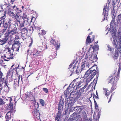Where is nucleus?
Wrapping results in <instances>:
<instances>
[{"label": "nucleus", "mask_w": 121, "mask_h": 121, "mask_svg": "<svg viewBox=\"0 0 121 121\" xmlns=\"http://www.w3.org/2000/svg\"><path fill=\"white\" fill-rule=\"evenodd\" d=\"M95 66L93 65L86 71L84 75L85 77L88 78L86 79V81L89 82H90L91 79L93 78L96 73H98L99 71L98 70L96 71L95 69H93V67H95Z\"/></svg>", "instance_id": "1"}, {"label": "nucleus", "mask_w": 121, "mask_h": 121, "mask_svg": "<svg viewBox=\"0 0 121 121\" xmlns=\"http://www.w3.org/2000/svg\"><path fill=\"white\" fill-rule=\"evenodd\" d=\"M116 30H114V31L111 32V34L112 35L113 38L112 43L114 47L116 48V49L118 50L120 49L121 48V41L120 40L118 42L116 38Z\"/></svg>", "instance_id": "2"}, {"label": "nucleus", "mask_w": 121, "mask_h": 121, "mask_svg": "<svg viewBox=\"0 0 121 121\" xmlns=\"http://www.w3.org/2000/svg\"><path fill=\"white\" fill-rule=\"evenodd\" d=\"M81 68L80 69L78 67H77L76 70V73H80L82 71L86 69V68H89L90 65L89 63L88 60H84L82 63Z\"/></svg>", "instance_id": "3"}, {"label": "nucleus", "mask_w": 121, "mask_h": 121, "mask_svg": "<svg viewBox=\"0 0 121 121\" xmlns=\"http://www.w3.org/2000/svg\"><path fill=\"white\" fill-rule=\"evenodd\" d=\"M64 104L63 101L60 100L59 103L58 109V111L57 116L56 117V121H59V119L61 117V112L63 108V105Z\"/></svg>", "instance_id": "4"}, {"label": "nucleus", "mask_w": 121, "mask_h": 121, "mask_svg": "<svg viewBox=\"0 0 121 121\" xmlns=\"http://www.w3.org/2000/svg\"><path fill=\"white\" fill-rule=\"evenodd\" d=\"M75 91H72L70 93V96L72 97V99L74 101L77 100L80 96L81 94L79 92H76Z\"/></svg>", "instance_id": "5"}, {"label": "nucleus", "mask_w": 121, "mask_h": 121, "mask_svg": "<svg viewBox=\"0 0 121 121\" xmlns=\"http://www.w3.org/2000/svg\"><path fill=\"white\" fill-rule=\"evenodd\" d=\"M78 79V78H76L75 79H74L71 83L69 85V86L66 89V90H65L64 92V94L66 95L67 96V95L69 93V90L70 88V86L71 85H72V86H73L74 85L75 83L76 82V80H77Z\"/></svg>", "instance_id": "6"}, {"label": "nucleus", "mask_w": 121, "mask_h": 121, "mask_svg": "<svg viewBox=\"0 0 121 121\" xmlns=\"http://www.w3.org/2000/svg\"><path fill=\"white\" fill-rule=\"evenodd\" d=\"M109 79V82L112 84H117V81H118V79H116L114 76L113 77L111 76H110Z\"/></svg>", "instance_id": "7"}, {"label": "nucleus", "mask_w": 121, "mask_h": 121, "mask_svg": "<svg viewBox=\"0 0 121 121\" xmlns=\"http://www.w3.org/2000/svg\"><path fill=\"white\" fill-rule=\"evenodd\" d=\"M7 13L12 18H15L17 20L19 18V17L17 14L15 15L13 12L10 11L9 9V11Z\"/></svg>", "instance_id": "8"}, {"label": "nucleus", "mask_w": 121, "mask_h": 121, "mask_svg": "<svg viewBox=\"0 0 121 121\" xmlns=\"http://www.w3.org/2000/svg\"><path fill=\"white\" fill-rule=\"evenodd\" d=\"M71 99L70 98H68L66 102L67 105L70 108L72 107L74 105V102L73 100Z\"/></svg>", "instance_id": "9"}, {"label": "nucleus", "mask_w": 121, "mask_h": 121, "mask_svg": "<svg viewBox=\"0 0 121 121\" xmlns=\"http://www.w3.org/2000/svg\"><path fill=\"white\" fill-rule=\"evenodd\" d=\"M85 82L82 79H81L80 80L76 83L75 84L76 87H81L84 84Z\"/></svg>", "instance_id": "10"}, {"label": "nucleus", "mask_w": 121, "mask_h": 121, "mask_svg": "<svg viewBox=\"0 0 121 121\" xmlns=\"http://www.w3.org/2000/svg\"><path fill=\"white\" fill-rule=\"evenodd\" d=\"M13 54L11 52H8L6 53L4 55V57L6 58L7 59H10L13 58Z\"/></svg>", "instance_id": "11"}, {"label": "nucleus", "mask_w": 121, "mask_h": 121, "mask_svg": "<svg viewBox=\"0 0 121 121\" xmlns=\"http://www.w3.org/2000/svg\"><path fill=\"white\" fill-rule=\"evenodd\" d=\"M55 41V39H54L53 40V44H54L55 47H56V49L57 50L59 49L60 47V43L59 42L57 41H56V40Z\"/></svg>", "instance_id": "12"}, {"label": "nucleus", "mask_w": 121, "mask_h": 121, "mask_svg": "<svg viewBox=\"0 0 121 121\" xmlns=\"http://www.w3.org/2000/svg\"><path fill=\"white\" fill-rule=\"evenodd\" d=\"M19 46L18 44H15L12 45V49L13 50V51L14 50L18 51L19 49Z\"/></svg>", "instance_id": "13"}, {"label": "nucleus", "mask_w": 121, "mask_h": 121, "mask_svg": "<svg viewBox=\"0 0 121 121\" xmlns=\"http://www.w3.org/2000/svg\"><path fill=\"white\" fill-rule=\"evenodd\" d=\"M97 59L96 55H92L90 57L91 60L93 62L96 61L97 60Z\"/></svg>", "instance_id": "14"}, {"label": "nucleus", "mask_w": 121, "mask_h": 121, "mask_svg": "<svg viewBox=\"0 0 121 121\" xmlns=\"http://www.w3.org/2000/svg\"><path fill=\"white\" fill-rule=\"evenodd\" d=\"M20 79V76H19L16 79L14 80V82L15 86H19V82Z\"/></svg>", "instance_id": "15"}, {"label": "nucleus", "mask_w": 121, "mask_h": 121, "mask_svg": "<svg viewBox=\"0 0 121 121\" xmlns=\"http://www.w3.org/2000/svg\"><path fill=\"white\" fill-rule=\"evenodd\" d=\"M118 54V51H117L116 50L114 53V55L113 56V59L115 61L118 58L119 56V55Z\"/></svg>", "instance_id": "16"}, {"label": "nucleus", "mask_w": 121, "mask_h": 121, "mask_svg": "<svg viewBox=\"0 0 121 121\" xmlns=\"http://www.w3.org/2000/svg\"><path fill=\"white\" fill-rule=\"evenodd\" d=\"M11 113L10 112H8L6 114L5 116L6 121H8L11 118Z\"/></svg>", "instance_id": "17"}, {"label": "nucleus", "mask_w": 121, "mask_h": 121, "mask_svg": "<svg viewBox=\"0 0 121 121\" xmlns=\"http://www.w3.org/2000/svg\"><path fill=\"white\" fill-rule=\"evenodd\" d=\"M104 8L103 9L104 13H108V11L109 10V6H107V4L104 6Z\"/></svg>", "instance_id": "18"}, {"label": "nucleus", "mask_w": 121, "mask_h": 121, "mask_svg": "<svg viewBox=\"0 0 121 121\" xmlns=\"http://www.w3.org/2000/svg\"><path fill=\"white\" fill-rule=\"evenodd\" d=\"M115 16H114L112 17V20L110 24V27H113V26L114 24H115Z\"/></svg>", "instance_id": "19"}, {"label": "nucleus", "mask_w": 121, "mask_h": 121, "mask_svg": "<svg viewBox=\"0 0 121 121\" xmlns=\"http://www.w3.org/2000/svg\"><path fill=\"white\" fill-rule=\"evenodd\" d=\"M88 83L89 82L87 81H86L85 85L83 87L81 88L80 89V90L79 91L80 92V93L81 92L82 93L84 91V89L88 85Z\"/></svg>", "instance_id": "20"}, {"label": "nucleus", "mask_w": 121, "mask_h": 121, "mask_svg": "<svg viewBox=\"0 0 121 121\" xmlns=\"http://www.w3.org/2000/svg\"><path fill=\"white\" fill-rule=\"evenodd\" d=\"M91 42V40L90 38V36L89 35L86 38V44H87L89 43H90Z\"/></svg>", "instance_id": "21"}, {"label": "nucleus", "mask_w": 121, "mask_h": 121, "mask_svg": "<svg viewBox=\"0 0 121 121\" xmlns=\"http://www.w3.org/2000/svg\"><path fill=\"white\" fill-rule=\"evenodd\" d=\"M104 92L105 94V95L107 96H108L110 94V91L108 90L107 89L104 88Z\"/></svg>", "instance_id": "22"}, {"label": "nucleus", "mask_w": 121, "mask_h": 121, "mask_svg": "<svg viewBox=\"0 0 121 121\" xmlns=\"http://www.w3.org/2000/svg\"><path fill=\"white\" fill-rule=\"evenodd\" d=\"M35 52L34 53L33 56H38L39 55V54L41 53V52L40 51H38L36 49H35Z\"/></svg>", "instance_id": "23"}, {"label": "nucleus", "mask_w": 121, "mask_h": 121, "mask_svg": "<svg viewBox=\"0 0 121 121\" xmlns=\"http://www.w3.org/2000/svg\"><path fill=\"white\" fill-rule=\"evenodd\" d=\"M33 116L35 117H37L39 115V112H37L36 111H35L34 112H33Z\"/></svg>", "instance_id": "24"}, {"label": "nucleus", "mask_w": 121, "mask_h": 121, "mask_svg": "<svg viewBox=\"0 0 121 121\" xmlns=\"http://www.w3.org/2000/svg\"><path fill=\"white\" fill-rule=\"evenodd\" d=\"M22 18L24 20L27 21L28 20V19L27 18V15L25 14H24L22 17Z\"/></svg>", "instance_id": "25"}, {"label": "nucleus", "mask_w": 121, "mask_h": 121, "mask_svg": "<svg viewBox=\"0 0 121 121\" xmlns=\"http://www.w3.org/2000/svg\"><path fill=\"white\" fill-rule=\"evenodd\" d=\"M4 51L7 53L8 52H11L10 49L8 47L5 48L4 50Z\"/></svg>", "instance_id": "26"}, {"label": "nucleus", "mask_w": 121, "mask_h": 121, "mask_svg": "<svg viewBox=\"0 0 121 121\" xmlns=\"http://www.w3.org/2000/svg\"><path fill=\"white\" fill-rule=\"evenodd\" d=\"M92 48L93 51L98 50L99 49V46L98 45H95L93 47H92Z\"/></svg>", "instance_id": "27"}, {"label": "nucleus", "mask_w": 121, "mask_h": 121, "mask_svg": "<svg viewBox=\"0 0 121 121\" xmlns=\"http://www.w3.org/2000/svg\"><path fill=\"white\" fill-rule=\"evenodd\" d=\"M112 87L111 88V93L112 91H114L116 89V84H112Z\"/></svg>", "instance_id": "28"}, {"label": "nucleus", "mask_w": 121, "mask_h": 121, "mask_svg": "<svg viewBox=\"0 0 121 121\" xmlns=\"http://www.w3.org/2000/svg\"><path fill=\"white\" fill-rule=\"evenodd\" d=\"M7 100H9V101L10 102V104L11 105V107L12 108H11V109H12L13 108V106L12 105H13V104L11 103V101H12V98L11 97H9L7 99H6Z\"/></svg>", "instance_id": "29"}, {"label": "nucleus", "mask_w": 121, "mask_h": 121, "mask_svg": "<svg viewBox=\"0 0 121 121\" xmlns=\"http://www.w3.org/2000/svg\"><path fill=\"white\" fill-rule=\"evenodd\" d=\"M80 107H81V106H77L75 107H73V110L74 111H78V108H79Z\"/></svg>", "instance_id": "30"}, {"label": "nucleus", "mask_w": 121, "mask_h": 121, "mask_svg": "<svg viewBox=\"0 0 121 121\" xmlns=\"http://www.w3.org/2000/svg\"><path fill=\"white\" fill-rule=\"evenodd\" d=\"M16 7V9L17 10L18 12L19 13H20L22 12V11L20 9H19L17 8V7H16L15 5L13 7V9H14V10H16V9H15V8Z\"/></svg>", "instance_id": "31"}, {"label": "nucleus", "mask_w": 121, "mask_h": 121, "mask_svg": "<svg viewBox=\"0 0 121 121\" xmlns=\"http://www.w3.org/2000/svg\"><path fill=\"white\" fill-rule=\"evenodd\" d=\"M8 23H5L3 24V26L4 28V30H6L8 27Z\"/></svg>", "instance_id": "32"}, {"label": "nucleus", "mask_w": 121, "mask_h": 121, "mask_svg": "<svg viewBox=\"0 0 121 121\" xmlns=\"http://www.w3.org/2000/svg\"><path fill=\"white\" fill-rule=\"evenodd\" d=\"M108 14L107 13H104V19L103 20L104 21L105 20H107V16H108Z\"/></svg>", "instance_id": "33"}, {"label": "nucleus", "mask_w": 121, "mask_h": 121, "mask_svg": "<svg viewBox=\"0 0 121 121\" xmlns=\"http://www.w3.org/2000/svg\"><path fill=\"white\" fill-rule=\"evenodd\" d=\"M84 108V106H81V107H80L79 108H78V111L77 112H79V113H81L82 110Z\"/></svg>", "instance_id": "34"}, {"label": "nucleus", "mask_w": 121, "mask_h": 121, "mask_svg": "<svg viewBox=\"0 0 121 121\" xmlns=\"http://www.w3.org/2000/svg\"><path fill=\"white\" fill-rule=\"evenodd\" d=\"M39 102L41 105L43 106L44 105V101L42 99H40L39 100Z\"/></svg>", "instance_id": "35"}, {"label": "nucleus", "mask_w": 121, "mask_h": 121, "mask_svg": "<svg viewBox=\"0 0 121 121\" xmlns=\"http://www.w3.org/2000/svg\"><path fill=\"white\" fill-rule=\"evenodd\" d=\"M115 13V10L114 9H113V10H112L111 12V15L112 16V17H114V15Z\"/></svg>", "instance_id": "36"}, {"label": "nucleus", "mask_w": 121, "mask_h": 121, "mask_svg": "<svg viewBox=\"0 0 121 121\" xmlns=\"http://www.w3.org/2000/svg\"><path fill=\"white\" fill-rule=\"evenodd\" d=\"M76 116L75 115H73V116H71L70 118L71 120L72 121L73 120H74L75 119V118H76Z\"/></svg>", "instance_id": "37"}, {"label": "nucleus", "mask_w": 121, "mask_h": 121, "mask_svg": "<svg viewBox=\"0 0 121 121\" xmlns=\"http://www.w3.org/2000/svg\"><path fill=\"white\" fill-rule=\"evenodd\" d=\"M5 43V41L3 40L0 39V44L1 45H3Z\"/></svg>", "instance_id": "38"}, {"label": "nucleus", "mask_w": 121, "mask_h": 121, "mask_svg": "<svg viewBox=\"0 0 121 121\" xmlns=\"http://www.w3.org/2000/svg\"><path fill=\"white\" fill-rule=\"evenodd\" d=\"M4 102L3 101V100L0 98V105H2L4 104Z\"/></svg>", "instance_id": "39"}, {"label": "nucleus", "mask_w": 121, "mask_h": 121, "mask_svg": "<svg viewBox=\"0 0 121 121\" xmlns=\"http://www.w3.org/2000/svg\"><path fill=\"white\" fill-rule=\"evenodd\" d=\"M74 69H76V67L75 66H74L73 67V68L71 70H70L72 72V73H74L75 72V71L74 72Z\"/></svg>", "instance_id": "40"}, {"label": "nucleus", "mask_w": 121, "mask_h": 121, "mask_svg": "<svg viewBox=\"0 0 121 121\" xmlns=\"http://www.w3.org/2000/svg\"><path fill=\"white\" fill-rule=\"evenodd\" d=\"M14 66V65L13 64V65H12L11 67V68L10 70H9V71L10 73H13V69H12V68Z\"/></svg>", "instance_id": "41"}, {"label": "nucleus", "mask_w": 121, "mask_h": 121, "mask_svg": "<svg viewBox=\"0 0 121 121\" xmlns=\"http://www.w3.org/2000/svg\"><path fill=\"white\" fill-rule=\"evenodd\" d=\"M43 90L44 91V92L46 93H47L48 92V89L46 88H43Z\"/></svg>", "instance_id": "42"}, {"label": "nucleus", "mask_w": 121, "mask_h": 121, "mask_svg": "<svg viewBox=\"0 0 121 121\" xmlns=\"http://www.w3.org/2000/svg\"><path fill=\"white\" fill-rule=\"evenodd\" d=\"M120 63L119 64V68H118V71L117 72V73H120V72L121 69V66H120Z\"/></svg>", "instance_id": "43"}, {"label": "nucleus", "mask_w": 121, "mask_h": 121, "mask_svg": "<svg viewBox=\"0 0 121 121\" xmlns=\"http://www.w3.org/2000/svg\"><path fill=\"white\" fill-rule=\"evenodd\" d=\"M119 73H117V76H114L116 78V79H118V80L119 79Z\"/></svg>", "instance_id": "44"}, {"label": "nucleus", "mask_w": 121, "mask_h": 121, "mask_svg": "<svg viewBox=\"0 0 121 121\" xmlns=\"http://www.w3.org/2000/svg\"><path fill=\"white\" fill-rule=\"evenodd\" d=\"M108 50L111 51H112V49L111 47L109 45H108Z\"/></svg>", "instance_id": "45"}, {"label": "nucleus", "mask_w": 121, "mask_h": 121, "mask_svg": "<svg viewBox=\"0 0 121 121\" xmlns=\"http://www.w3.org/2000/svg\"><path fill=\"white\" fill-rule=\"evenodd\" d=\"M41 33L42 35H44L46 34V32L44 30H43L41 31Z\"/></svg>", "instance_id": "46"}, {"label": "nucleus", "mask_w": 121, "mask_h": 121, "mask_svg": "<svg viewBox=\"0 0 121 121\" xmlns=\"http://www.w3.org/2000/svg\"><path fill=\"white\" fill-rule=\"evenodd\" d=\"M93 96L96 99H98V95L96 96L95 95L93 94Z\"/></svg>", "instance_id": "47"}, {"label": "nucleus", "mask_w": 121, "mask_h": 121, "mask_svg": "<svg viewBox=\"0 0 121 121\" xmlns=\"http://www.w3.org/2000/svg\"><path fill=\"white\" fill-rule=\"evenodd\" d=\"M93 82H92L88 86V88H89V87H90L91 86H93Z\"/></svg>", "instance_id": "48"}, {"label": "nucleus", "mask_w": 121, "mask_h": 121, "mask_svg": "<svg viewBox=\"0 0 121 121\" xmlns=\"http://www.w3.org/2000/svg\"><path fill=\"white\" fill-rule=\"evenodd\" d=\"M95 108L96 109H97L98 108V106L97 105V103L95 104Z\"/></svg>", "instance_id": "49"}, {"label": "nucleus", "mask_w": 121, "mask_h": 121, "mask_svg": "<svg viewBox=\"0 0 121 121\" xmlns=\"http://www.w3.org/2000/svg\"><path fill=\"white\" fill-rule=\"evenodd\" d=\"M24 26V23H22L20 24V27L21 28H22Z\"/></svg>", "instance_id": "50"}, {"label": "nucleus", "mask_w": 121, "mask_h": 121, "mask_svg": "<svg viewBox=\"0 0 121 121\" xmlns=\"http://www.w3.org/2000/svg\"><path fill=\"white\" fill-rule=\"evenodd\" d=\"M3 83H1V81H0V88L1 89H2V84H3Z\"/></svg>", "instance_id": "51"}, {"label": "nucleus", "mask_w": 121, "mask_h": 121, "mask_svg": "<svg viewBox=\"0 0 121 121\" xmlns=\"http://www.w3.org/2000/svg\"><path fill=\"white\" fill-rule=\"evenodd\" d=\"M112 95H111V97H110V98L109 100L108 101V103H109V102H110L111 101V99H112Z\"/></svg>", "instance_id": "52"}, {"label": "nucleus", "mask_w": 121, "mask_h": 121, "mask_svg": "<svg viewBox=\"0 0 121 121\" xmlns=\"http://www.w3.org/2000/svg\"><path fill=\"white\" fill-rule=\"evenodd\" d=\"M3 73L1 72H0V78H1L2 77Z\"/></svg>", "instance_id": "53"}, {"label": "nucleus", "mask_w": 121, "mask_h": 121, "mask_svg": "<svg viewBox=\"0 0 121 121\" xmlns=\"http://www.w3.org/2000/svg\"><path fill=\"white\" fill-rule=\"evenodd\" d=\"M92 38L91 39H92V41L93 42L95 38V36L94 35H92Z\"/></svg>", "instance_id": "54"}, {"label": "nucleus", "mask_w": 121, "mask_h": 121, "mask_svg": "<svg viewBox=\"0 0 121 121\" xmlns=\"http://www.w3.org/2000/svg\"><path fill=\"white\" fill-rule=\"evenodd\" d=\"M112 6H113V9H114V8L115 7V3H113L112 4Z\"/></svg>", "instance_id": "55"}, {"label": "nucleus", "mask_w": 121, "mask_h": 121, "mask_svg": "<svg viewBox=\"0 0 121 121\" xmlns=\"http://www.w3.org/2000/svg\"><path fill=\"white\" fill-rule=\"evenodd\" d=\"M15 31L14 30V29H12V30H11V31L10 32H14Z\"/></svg>", "instance_id": "56"}, {"label": "nucleus", "mask_w": 121, "mask_h": 121, "mask_svg": "<svg viewBox=\"0 0 121 121\" xmlns=\"http://www.w3.org/2000/svg\"><path fill=\"white\" fill-rule=\"evenodd\" d=\"M72 64H71L69 66V68H70L71 67H72Z\"/></svg>", "instance_id": "57"}, {"label": "nucleus", "mask_w": 121, "mask_h": 121, "mask_svg": "<svg viewBox=\"0 0 121 121\" xmlns=\"http://www.w3.org/2000/svg\"><path fill=\"white\" fill-rule=\"evenodd\" d=\"M4 83L5 85L7 87H8V85L7 84V83H6V82H4Z\"/></svg>", "instance_id": "58"}, {"label": "nucleus", "mask_w": 121, "mask_h": 121, "mask_svg": "<svg viewBox=\"0 0 121 121\" xmlns=\"http://www.w3.org/2000/svg\"><path fill=\"white\" fill-rule=\"evenodd\" d=\"M49 58H50V59H52V56H49Z\"/></svg>", "instance_id": "59"}, {"label": "nucleus", "mask_w": 121, "mask_h": 121, "mask_svg": "<svg viewBox=\"0 0 121 121\" xmlns=\"http://www.w3.org/2000/svg\"><path fill=\"white\" fill-rule=\"evenodd\" d=\"M120 50H118V52H120V53H121V48L120 49Z\"/></svg>", "instance_id": "60"}, {"label": "nucleus", "mask_w": 121, "mask_h": 121, "mask_svg": "<svg viewBox=\"0 0 121 121\" xmlns=\"http://www.w3.org/2000/svg\"><path fill=\"white\" fill-rule=\"evenodd\" d=\"M94 102L95 104L97 103L96 102V101L94 99Z\"/></svg>", "instance_id": "61"}, {"label": "nucleus", "mask_w": 121, "mask_h": 121, "mask_svg": "<svg viewBox=\"0 0 121 121\" xmlns=\"http://www.w3.org/2000/svg\"><path fill=\"white\" fill-rule=\"evenodd\" d=\"M75 62V61H73L71 64H72V65H73V64H74V62Z\"/></svg>", "instance_id": "62"}, {"label": "nucleus", "mask_w": 121, "mask_h": 121, "mask_svg": "<svg viewBox=\"0 0 121 121\" xmlns=\"http://www.w3.org/2000/svg\"><path fill=\"white\" fill-rule=\"evenodd\" d=\"M110 2L109 1V0H108V4H110Z\"/></svg>", "instance_id": "63"}, {"label": "nucleus", "mask_w": 121, "mask_h": 121, "mask_svg": "<svg viewBox=\"0 0 121 121\" xmlns=\"http://www.w3.org/2000/svg\"><path fill=\"white\" fill-rule=\"evenodd\" d=\"M17 67H15V69L14 68L13 69V70H14V69H15V71H16V70H17Z\"/></svg>", "instance_id": "64"}]
</instances>
